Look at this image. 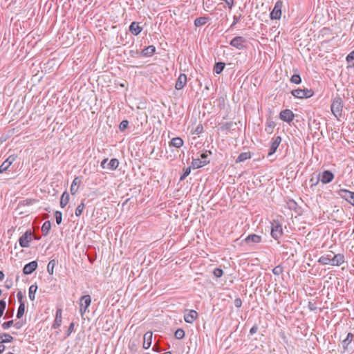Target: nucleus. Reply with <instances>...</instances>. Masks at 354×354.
<instances>
[{
  "label": "nucleus",
  "mask_w": 354,
  "mask_h": 354,
  "mask_svg": "<svg viewBox=\"0 0 354 354\" xmlns=\"http://www.w3.org/2000/svg\"><path fill=\"white\" fill-rule=\"evenodd\" d=\"M213 274L216 277L219 278L223 274V271L222 269L217 268L214 270Z\"/></svg>",
  "instance_id": "de8ad7c7"
},
{
  "label": "nucleus",
  "mask_w": 354,
  "mask_h": 354,
  "mask_svg": "<svg viewBox=\"0 0 354 354\" xmlns=\"http://www.w3.org/2000/svg\"><path fill=\"white\" fill-rule=\"evenodd\" d=\"M234 304L236 308H240L242 306V300L240 298H236L235 299Z\"/></svg>",
  "instance_id": "603ef678"
},
{
  "label": "nucleus",
  "mask_w": 354,
  "mask_h": 354,
  "mask_svg": "<svg viewBox=\"0 0 354 354\" xmlns=\"http://www.w3.org/2000/svg\"><path fill=\"white\" fill-rule=\"evenodd\" d=\"M16 158H17V156H15V155H11L6 160V161L8 162V165H11L15 160H16Z\"/></svg>",
  "instance_id": "3c124183"
},
{
  "label": "nucleus",
  "mask_w": 354,
  "mask_h": 354,
  "mask_svg": "<svg viewBox=\"0 0 354 354\" xmlns=\"http://www.w3.org/2000/svg\"><path fill=\"white\" fill-rule=\"evenodd\" d=\"M75 327V324L73 322L71 323V324L68 326V328L66 333V337H68L70 336V335L73 332Z\"/></svg>",
  "instance_id": "09e8293b"
},
{
  "label": "nucleus",
  "mask_w": 354,
  "mask_h": 354,
  "mask_svg": "<svg viewBox=\"0 0 354 354\" xmlns=\"http://www.w3.org/2000/svg\"><path fill=\"white\" fill-rule=\"evenodd\" d=\"M37 290V286L35 284L31 285L29 288V298L31 301H34L35 299V293Z\"/></svg>",
  "instance_id": "c756f323"
},
{
  "label": "nucleus",
  "mask_w": 354,
  "mask_h": 354,
  "mask_svg": "<svg viewBox=\"0 0 354 354\" xmlns=\"http://www.w3.org/2000/svg\"><path fill=\"white\" fill-rule=\"evenodd\" d=\"M13 324H14L13 320H10V321L6 322L3 323L1 325V327L3 328V329L6 330V329H8Z\"/></svg>",
  "instance_id": "8fccbe9b"
},
{
  "label": "nucleus",
  "mask_w": 354,
  "mask_h": 354,
  "mask_svg": "<svg viewBox=\"0 0 354 354\" xmlns=\"http://www.w3.org/2000/svg\"><path fill=\"white\" fill-rule=\"evenodd\" d=\"M209 20L208 17H201L196 18L194 21V25L197 27L205 25Z\"/></svg>",
  "instance_id": "cd10ccee"
},
{
  "label": "nucleus",
  "mask_w": 354,
  "mask_h": 354,
  "mask_svg": "<svg viewBox=\"0 0 354 354\" xmlns=\"http://www.w3.org/2000/svg\"><path fill=\"white\" fill-rule=\"evenodd\" d=\"M271 225V236L275 240H277L283 235L282 226L277 221H273Z\"/></svg>",
  "instance_id": "f03ea898"
},
{
  "label": "nucleus",
  "mask_w": 354,
  "mask_h": 354,
  "mask_svg": "<svg viewBox=\"0 0 354 354\" xmlns=\"http://www.w3.org/2000/svg\"><path fill=\"white\" fill-rule=\"evenodd\" d=\"M275 124L273 121H267L265 130L267 133H272Z\"/></svg>",
  "instance_id": "473e14b6"
},
{
  "label": "nucleus",
  "mask_w": 354,
  "mask_h": 354,
  "mask_svg": "<svg viewBox=\"0 0 354 354\" xmlns=\"http://www.w3.org/2000/svg\"><path fill=\"white\" fill-rule=\"evenodd\" d=\"M330 253L331 254H324L320 257L318 259V262L322 265H331L333 252H330Z\"/></svg>",
  "instance_id": "6ab92c4d"
},
{
  "label": "nucleus",
  "mask_w": 354,
  "mask_h": 354,
  "mask_svg": "<svg viewBox=\"0 0 354 354\" xmlns=\"http://www.w3.org/2000/svg\"><path fill=\"white\" fill-rule=\"evenodd\" d=\"M17 299L19 301V302L20 304H21V302H24L23 301V299H24V295H23V293L21 292V291H19L17 294Z\"/></svg>",
  "instance_id": "864d4df0"
},
{
  "label": "nucleus",
  "mask_w": 354,
  "mask_h": 354,
  "mask_svg": "<svg viewBox=\"0 0 354 354\" xmlns=\"http://www.w3.org/2000/svg\"><path fill=\"white\" fill-rule=\"evenodd\" d=\"M32 234L31 231H26L19 240V243L21 247L28 248L30 245V242L32 241Z\"/></svg>",
  "instance_id": "39448f33"
},
{
  "label": "nucleus",
  "mask_w": 354,
  "mask_h": 354,
  "mask_svg": "<svg viewBox=\"0 0 354 354\" xmlns=\"http://www.w3.org/2000/svg\"><path fill=\"white\" fill-rule=\"evenodd\" d=\"M13 339V337L8 333L0 334V344L12 342Z\"/></svg>",
  "instance_id": "5701e85b"
},
{
  "label": "nucleus",
  "mask_w": 354,
  "mask_h": 354,
  "mask_svg": "<svg viewBox=\"0 0 354 354\" xmlns=\"http://www.w3.org/2000/svg\"><path fill=\"white\" fill-rule=\"evenodd\" d=\"M281 142V136H277L272 139V141L271 142V145H270V147L269 149V153L268 154V156L273 155L276 152Z\"/></svg>",
  "instance_id": "1a4fd4ad"
},
{
  "label": "nucleus",
  "mask_w": 354,
  "mask_h": 354,
  "mask_svg": "<svg viewBox=\"0 0 354 354\" xmlns=\"http://www.w3.org/2000/svg\"><path fill=\"white\" fill-rule=\"evenodd\" d=\"M174 336L176 339H181L185 337V331L183 329L179 328L176 330Z\"/></svg>",
  "instance_id": "4c0bfd02"
},
{
  "label": "nucleus",
  "mask_w": 354,
  "mask_h": 354,
  "mask_svg": "<svg viewBox=\"0 0 354 354\" xmlns=\"http://www.w3.org/2000/svg\"><path fill=\"white\" fill-rule=\"evenodd\" d=\"M344 256L342 254H337L332 257L331 266H339L344 263Z\"/></svg>",
  "instance_id": "f8f14e48"
},
{
  "label": "nucleus",
  "mask_w": 354,
  "mask_h": 354,
  "mask_svg": "<svg viewBox=\"0 0 354 354\" xmlns=\"http://www.w3.org/2000/svg\"><path fill=\"white\" fill-rule=\"evenodd\" d=\"M225 68V64L223 62H217L215 64L214 67V71L216 74H220Z\"/></svg>",
  "instance_id": "2f4dec72"
},
{
  "label": "nucleus",
  "mask_w": 354,
  "mask_h": 354,
  "mask_svg": "<svg viewBox=\"0 0 354 354\" xmlns=\"http://www.w3.org/2000/svg\"><path fill=\"white\" fill-rule=\"evenodd\" d=\"M283 6V2L281 1H277L270 14L271 19H279L281 17V8Z\"/></svg>",
  "instance_id": "20e7f679"
},
{
  "label": "nucleus",
  "mask_w": 354,
  "mask_h": 354,
  "mask_svg": "<svg viewBox=\"0 0 354 354\" xmlns=\"http://www.w3.org/2000/svg\"><path fill=\"white\" fill-rule=\"evenodd\" d=\"M207 157V154H205V153H202V154L201 155V160H206Z\"/></svg>",
  "instance_id": "0e129e2a"
},
{
  "label": "nucleus",
  "mask_w": 354,
  "mask_h": 354,
  "mask_svg": "<svg viewBox=\"0 0 354 354\" xmlns=\"http://www.w3.org/2000/svg\"><path fill=\"white\" fill-rule=\"evenodd\" d=\"M339 195L350 204L354 206V192L345 189H341L339 191Z\"/></svg>",
  "instance_id": "423d86ee"
},
{
  "label": "nucleus",
  "mask_w": 354,
  "mask_h": 354,
  "mask_svg": "<svg viewBox=\"0 0 354 354\" xmlns=\"http://www.w3.org/2000/svg\"><path fill=\"white\" fill-rule=\"evenodd\" d=\"M190 172H191V167H186V168L183 169V174L185 175L186 176H189Z\"/></svg>",
  "instance_id": "6e6d98bb"
},
{
  "label": "nucleus",
  "mask_w": 354,
  "mask_h": 354,
  "mask_svg": "<svg viewBox=\"0 0 354 354\" xmlns=\"http://www.w3.org/2000/svg\"><path fill=\"white\" fill-rule=\"evenodd\" d=\"M37 268V262L32 261L24 267L23 272L25 274H30L33 272Z\"/></svg>",
  "instance_id": "9b49d317"
},
{
  "label": "nucleus",
  "mask_w": 354,
  "mask_h": 354,
  "mask_svg": "<svg viewBox=\"0 0 354 354\" xmlns=\"http://www.w3.org/2000/svg\"><path fill=\"white\" fill-rule=\"evenodd\" d=\"M91 296L88 295L82 296L80 299V312L81 314V316L82 317L88 306L91 305Z\"/></svg>",
  "instance_id": "7ed1b4c3"
},
{
  "label": "nucleus",
  "mask_w": 354,
  "mask_h": 354,
  "mask_svg": "<svg viewBox=\"0 0 354 354\" xmlns=\"http://www.w3.org/2000/svg\"><path fill=\"white\" fill-rule=\"evenodd\" d=\"M239 21V17L234 16L233 18V23L232 24V26H234L236 24H237Z\"/></svg>",
  "instance_id": "680f3d73"
},
{
  "label": "nucleus",
  "mask_w": 354,
  "mask_h": 354,
  "mask_svg": "<svg viewBox=\"0 0 354 354\" xmlns=\"http://www.w3.org/2000/svg\"><path fill=\"white\" fill-rule=\"evenodd\" d=\"M291 93L294 97L302 99L303 95H304V91H303V89L297 88V89L292 90L291 91Z\"/></svg>",
  "instance_id": "f704fd0d"
},
{
  "label": "nucleus",
  "mask_w": 354,
  "mask_h": 354,
  "mask_svg": "<svg viewBox=\"0 0 354 354\" xmlns=\"http://www.w3.org/2000/svg\"><path fill=\"white\" fill-rule=\"evenodd\" d=\"M279 118L288 123H290L295 118V114L290 109H285L280 112Z\"/></svg>",
  "instance_id": "0eeeda50"
},
{
  "label": "nucleus",
  "mask_w": 354,
  "mask_h": 354,
  "mask_svg": "<svg viewBox=\"0 0 354 354\" xmlns=\"http://www.w3.org/2000/svg\"><path fill=\"white\" fill-rule=\"evenodd\" d=\"M51 228V223L49 221H45L41 227L43 235L46 236Z\"/></svg>",
  "instance_id": "c85d7f7f"
},
{
  "label": "nucleus",
  "mask_w": 354,
  "mask_h": 354,
  "mask_svg": "<svg viewBox=\"0 0 354 354\" xmlns=\"http://www.w3.org/2000/svg\"><path fill=\"white\" fill-rule=\"evenodd\" d=\"M108 161V159L107 158H105L104 159L102 162H101V164H100V166L102 167V168L103 169H106L107 167V165H106V162Z\"/></svg>",
  "instance_id": "13d9d810"
},
{
  "label": "nucleus",
  "mask_w": 354,
  "mask_h": 354,
  "mask_svg": "<svg viewBox=\"0 0 354 354\" xmlns=\"http://www.w3.org/2000/svg\"><path fill=\"white\" fill-rule=\"evenodd\" d=\"M128 125H129L128 120H122L119 125V129L120 131H123L128 127Z\"/></svg>",
  "instance_id": "37998d69"
},
{
  "label": "nucleus",
  "mask_w": 354,
  "mask_h": 354,
  "mask_svg": "<svg viewBox=\"0 0 354 354\" xmlns=\"http://www.w3.org/2000/svg\"><path fill=\"white\" fill-rule=\"evenodd\" d=\"M333 178L334 174L328 170H325L322 172L320 180L322 183L327 184L330 183Z\"/></svg>",
  "instance_id": "9d476101"
},
{
  "label": "nucleus",
  "mask_w": 354,
  "mask_h": 354,
  "mask_svg": "<svg viewBox=\"0 0 354 354\" xmlns=\"http://www.w3.org/2000/svg\"><path fill=\"white\" fill-rule=\"evenodd\" d=\"M23 326V323L21 322H17L14 324V326L17 329H20Z\"/></svg>",
  "instance_id": "bf43d9fd"
},
{
  "label": "nucleus",
  "mask_w": 354,
  "mask_h": 354,
  "mask_svg": "<svg viewBox=\"0 0 354 354\" xmlns=\"http://www.w3.org/2000/svg\"><path fill=\"white\" fill-rule=\"evenodd\" d=\"M291 82L299 84L301 82V79L299 75H293L290 78Z\"/></svg>",
  "instance_id": "ea45409f"
},
{
  "label": "nucleus",
  "mask_w": 354,
  "mask_h": 354,
  "mask_svg": "<svg viewBox=\"0 0 354 354\" xmlns=\"http://www.w3.org/2000/svg\"><path fill=\"white\" fill-rule=\"evenodd\" d=\"M6 346L2 344H0V354L5 351Z\"/></svg>",
  "instance_id": "e2e57ef3"
},
{
  "label": "nucleus",
  "mask_w": 354,
  "mask_h": 354,
  "mask_svg": "<svg viewBox=\"0 0 354 354\" xmlns=\"http://www.w3.org/2000/svg\"><path fill=\"white\" fill-rule=\"evenodd\" d=\"M55 219H56V223L59 225L62 221V212H59V211H56L55 212Z\"/></svg>",
  "instance_id": "a18cd8bd"
},
{
  "label": "nucleus",
  "mask_w": 354,
  "mask_h": 354,
  "mask_svg": "<svg viewBox=\"0 0 354 354\" xmlns=\"http://www.w3.org/2000/svg\"><path fill=\"white\" fill-rule=\"evenodd\" d=\"M84 207H85V205H84V203H80V204L77 207V208H76V209H75V215H76L77 216H80L82 214V212H83V210H84Z\"/></svg>",
  "instance_id": "58836bf2"
},
{
  "label": "nucleus",
  "mask_w": 354,
  "mask_h": 354,
  "mask_svg": "<svg viewBox=\"0 0 354 354\" xmlns=\"http://www.w3.org/2000/svg\"><path fill=\"white\" fill-rule=\"evenodd\" d=\"M207 162L208 161L207 160H202L200 158H196L193 159L192 162V165L194 169H198L205 165Z\"/></svg>",
  "instance_id": "4be33fe9"
},
{
  "label": "nucleus",
  "mask_w": 354,
  "mask_h": 354,
  "mask_svg": "<svg viewBox=\"0 0 354 354\" xmlns=\"http://www.w3.org/2000/svg\"><path fill=\"white\" fill-rule=\"evenodd\" d=\"M342 100L339 97H335L330 106L331 111L336 118L342 116Z\"/></svg>",
  "instance_id": "f257e3e1"
},
{
  "label": "nucleus",
  "mask_w": 354,
  "mask_h": 354,
  "mask_svg": "<svg viewBox=\"0 0 354 354\" xmlns=\"http://www.w3.org/2000/svg\"><path fill=\"white\" fill-rule=\"evenodd\" d=\"M250 158H251V154L250 152L241 153L236 158V162H241Z\"/></svg>",
  "instance_id": "a878e982"
},
{
  "label": "nucleus",
  "mask_w": 354,
  "mask_h": 354,
  "mask_svg": "<svg viewBox=\"0 0 354 354\" xmlns=\"http://www.w3.org/2000/svg\"><path fill=\"white\" fill-rule=\"evenodd\" d=\"M6 354H15V353H12V352H8V353H7Z\"/></svg>",
  "instance_id": "774afa93"
},
{
  "label": "nucleus",
  "mask_w": 354,
  "mask_h": 354,
  "mask_svg": "<svg viewBox=\"0 0 354 354\" xmlns=\"http://www.w3.org/2000/svg\"><path fill=\"white\" fill-rule=\"evenodd\" d=\"M118 165H119L118 160L116 158H113L108 163L106 168H108L111 170H115L118 168Z\"/></svg>",
  "instance_id": "7c9ffc66"
},
{
  "label": "nucleus",
  "mask_w": 354,
  "mask_h": 354,
  "mask_svg": "<svg viewBox=\"0 0 354 354\" xmlns=\"http://www.w3.org/2000/svg\"><path fill=\"white\" fill-rule=\"evenodd\" d=\"M6 307V301L1 299L0 300V317H2L3 312Z\"/></svg>",
  "instance_id": "a19ab883"
},
{
  "label": "nucleus",
  "mask_w": 354,
  "mask_h": 354,
  "mask_svg": "<svg viewBox=\"0 0 354 354\" xmlns=\"http://www.w3.org/2000/svg\"><path fill=\"white\" fill-rule=\"evenodd\" d=\"M195 131H196V133H198V134L201 133L203 131V127H202V126H201V125H198V126L196 127V129Z\"/></svg>",
  "instance_id": "052dcab7"
},
{
  "label": "nucleus",
  "mask_w": 354,
  "mask_h": 354,
  "mask_svg": "<svg viewBox=\"0 0 354 354\" xmlns=\"http://www.w3.org/2000/svg\"><path fill=\"white\" fill-rule=\"evenodd\" d=\"M56 265V261L55 259H53L50 261L47 266V271L49 273V274L52 275L54 272V268Z\"/></svg>",
  "instance_id": "72a5a7b5"
},
{
  "label": "nucleus",
  "mask_w": 354,
  "mask_h": 354,
  "mask_svg": "<svg viewBox=\"0 0 354 354\" xmlns=\"http://www.w3.org/2000/svg\"><path fill=\"white\" fill-rule=\"evenodd\" d=\"M308 308L310 310H315L317 308L315 304H313L312 302H309Z\"/></svg>",
  "instance_id": "4d7b16f0"
},
{
  "label": "nucleus",
  "mask_w": 354,
  "mask_h": 354,
  "mask_svg": "<svg viewBox=\"0 0 354 354\" xmlns=\"http://www.w3.org/2000/svg\"><path fill=\"white\" fill-rule=\"evenodd\" d=\"M156 51V48L155 46H149L146 48H145L142 53H141V55L143 56V57H150L151 55H153V53H155Z\"/></svg>",
  "instance_id": "412c9836"
},
{
  "label": "nucleus",
  "mask_w": 354,
  "mask_h": 354,
  "mask_svg": "<svg viewBox=\"0 0 354 354\" xmlns=\"http://www.w3.org/2000/svg\"><path fill=\"white\" fill-rule=\"evenodd\" d=\"M304 95L303 98L310 97L313 95V91L311 89H303Z\"/></svg>",
  "instance_id": "79ce46f5"
},
{
  "label": "nucleus",
  "mask_w": 354,
  "mask_h": 354,
  "mask_svg": "<svg viewBox=\"0 0 354 354\" xmlns=\"http://www.w3.org/2000/svg\"><path fill=\"white\" fill-rule=\"evenodd\" d=\"M69 201V194L67 192H64L61 197L60 206L64 207Z\"/></svg>",
  "instance_id": "bb28decb"
},
{
  "label": "nucleus",
  "mask_w": 354,
  "mask_h": 354,
  "mask_svg": "<svg viewBox=\"0 0 354 354\" xmlns=\"http://www.w3.org/2000/svg\"><path fill=\"white\" fill-rule=\"evenodd\" d=\"M151 339H152V333L151 332H147L144 335V342H143V348L145 349H147L150 347L151 344Z\"/></svg>",
  "instance_id": "aec40b11"
},
{
  "label": "nucleus",
  "mask_w": 354,
  "mask_h": 354,
  "mask_svg": "<svg viewBox=\"0 0 354 354\" xmlns=\"http://www.w3.org/2000/svg\"><path fill=\"white\" fill-rule=\"evenodd\" d=\"M129 30L133 35L136 36L141 32L142 28L140 26L139 23L133 21L129 26Z\"/></svg>",
  "instance_id": "dca6fc26"
},
{
  "label": "nucleus",
  "mask_w": 354,
  "mask_h": 354,
  "mask_svg": "<svg viewBox=\"0 0 354 354\" xmlns=\"http://www.w3.org/2000/svg\"><path fill=\"white\" fill-rule=\"evenodd\" d=\"M10 167V165H8V162H7L6 160L0 165V172L3 173V171H6L9 167Z\"/></svg>",
  "instance_id": "49530a36"
},
{
  "label": "nucleus",
  "mask_w": 354,
  "mask_h": 354,
  "mask_svg": "<svg viewBox=\"0 0 354 354\" xmlns=\"http://www.w3.org/2000/svg\"><path fill=\"white\" fill-rule=\"evenodd\" d=\"M62 322V310L61 308H58L56 310L55 319L54 323L53 324V328H59Z\"/></svg>",
  "instance_id": "4468645a"
},
{
  "label": "nucleus",
  "mask_w": 354,
  "mask_h": 354,
  "mask_svg": "<svg viewBox=\"0 0 354 354\" xmlns=\"http://www.w3.org/2000/svg\"><path fill=\"white\" fill-rule=\"evenodd\" d=\"M82 180L80 177H75L72 182L71 186V193L72 195L75 194L78 191V187L81 184Z\"/></svg>",
  "instance_id": "f3484780"
},
{
  "label": "nucleus",
  "mask_w": 354,
  "mask_h": 354,
  "mask_svg": "<svg viewBox=\"0 0 354 354\" xmlns=\"http://www.w3.org/2000/svg\"><path fill=\"white\" fill-rule=\"evenodd\" d=\"M353 338V335L351 333L347 334L346 337L342 341V344L343 349L345 351L348 346L351 343Z\"/></svg>",
  "instance_id": "b1692460"
},
{
  "label": "nucleus",
  "mask_w": 354,
  "mask_h": 354,
  "mask_svg": "<svg viewBox=\"0 0 354 354\" xmlns=\"http://www.w3.org/2000/svg\"><path fill=\"white\" fill-rule=\"evenodd\" d=\"M4 274L2 271H0V281H2L4 279Z\"/></svg>",
  "instance_id": "69168bd1"
},
{
  "label": "nucleus",
  "mask_w": 354,
  "mask_h": 354,
  "mask_svg": "<svg viewBox=\"0 0 354 354\" xmlns=\"http://www.w3.org/2000/svg\"><path fill=\"white\" fill-rule=\"evenodd\" d=\"M186 177H187V176L183 174V175H182V176H180V181H183V180H185V178H186Z\"/></svg>",
  "instance_id": "338daca9"
},
{
  "label": "nucleus",
  "mask_w": 354,
  "mask_h": 354,
  "mask_svg": "<svg viewBox=\"0 0 354 354\" xmlns=\"http://www.w3.org/2000/svg\"><path fill=\"white\" fill-rule=\"evenodd\" d=\"M24 311H25V304H24V302H21V304H20L18 310H17V317L18 319H20L24 315Z\"/></svg>",
  "instance_id": "c9c22d12"
},
{
  "label": "nucleus",
  "mask_w": 354,
  "mask_h": 354,
  "mask_svg": "<svg viewBox=\"0 0 354 354\" xmlns=\"http://www.w3.org/2000/svg\"><path fill=\"white\" fill-rule=\"evenodd\" d=\"M246 42V39L241 36H238L234 37L230 43L231 46L233 47L241 50L245 47V43Z\"/></svg>",
  "instance_id": "6e6552de"
},
{
  "label": "nucleus",
  "mask_w": 354,
  "mask_h": 354,
  "mask_svg": "<svg viewBox=\"0 0 354 354\" xmlns=\"http://www.w3.org/2000/svg\"><path fill=\"white\" fill-rule=\"evenodd\" d=\"M187 83V76L185 74H180L176 82L175 88L177 90L182 89Z\"/></svg>",
  "instance_id": "2eb2a0df"
},
{
  "label": "nucleus",
  "mask_w": 354,
  "mask_h": 354,
  "mask_svg": "<svg viewBox=\"0 0 354 354\" xmlns=\"http://www.w3.org/2000/svg\"><path fill=\"white\" fill-rule=\"evenodd\" d=\"M198 317V313L194 310H190L184 316V319L187 323L192 324Z\"/></svg>",
  "instance_id": "ddd939ff"
},
{
  "label": "nucleus",
  "mask_w": 354,
  "mask_h": 354,
  "mask_svg": "<svg viewBox=\"0 0 354 354\" xmlns=\"http://www.w3.org/2000/svg\"><path fill=\"white\" fill-rule=\"evenodd\" d=\"M272 272L274 275H279L283 272V268L281 266H277L273 268Z\"/></svg>",
  "instance_id": "c03bdc74"
},
{
  "label": "nucleus",
  "mask_w": 354,
  "mask_h": 354,
  "mask_svg": "<svg viewBox=\"0 0 354 354\" xmlns=\"http://www.w3.org/2000/svg\"><path fill=\"white\" fill-rule=\"evenodd\" d=\"M346 61L350 66L354 67V50L351 51L347 55Z\"/></svg>",
  "instance_id": "e433bc0d"
},
{
  "label": "nucleus",
  "mask_w": 354,
  "mask_h": 354,
  "mask_svg": "<svg viewBox=\"0 0 354 354\" xmlns=\"http://www.w3.org/2000/svg\"><path fill=\"white\" fill-rule=\"evenodd\" d=\"M183 140L182 138H180L179 137L173 138L170 142V145L175 147L176 148H180V147L183 146Z\"/></svg>",
  "instance_id": "393cba45"
},
{
  "label": "nucleus",
  "mask_w": 354,
  "mask_h": 354,
  "mask_svg": "<svg viewBox=\"0 0 354 354\" xmlns=\"http://www.w3.org/2000/svg\"><path fill=\"white\" fill-rule=\"evenodd\" d=\"M258 329H259L258 326H257V324L254 325V326L251 328V329H250V335H254V333H256L257 332Z\"/></svg>",
  "instance_id": "5fc2aeb1"
},
{
  "label": "nucleus",
  "mask_w": 354,
  "mask_h": 354,
  "mask_svg": "<svg viewBox=\"0 0 354 354\" xmlns=\"http://www.w3.org/2000/svg\"><path fill=\"white\" fill-rule=\"evenodd\" d=\"M261 241V237L257 234H250L245 239V241L248 243H258Z\"/></svg>",
  "instance_id": "a211bd4d"
}]
</instances>
